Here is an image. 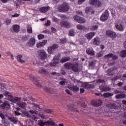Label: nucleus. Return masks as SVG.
Segmentation results:
<instances>
[{"label":"nucleus","mask_w":126,"mask_h":126,"mask_svg":"<svg viewBox=\"0 0 126 126\" xmlns=\"http://www.w3.org/2000/svg\"><path fill=\"white\" fill-rule=\"evenodd\" d=\"M18 122V120L17 119H16L15 118H14L13 119V120H12L11 123H13L14 124H17Z\"/></svg>","instance_id":"obj_59"},{"label":"nucleus","mask_w":126,"mask_h":126,"mask_svg":"<svg viewBox=\"0 0 126 126\" xmlns=\"http://www.w3.org/2000/svg\"><path fill=\"white\" fill-rule=\"evenodd\" d=\"M85 36L86 37H87V39H88V40H91V39H92V38L95 36V32H89L87 34H86Z\"/></svg>","instance_id":"obj_14"},{"label":"nucleus","mask_w":126,"mask_h":126,"mask_svg":"<svg viewBox=\"0 0 126 126\" xmlns=\"http://www.w3.org/2000/svg\"><path fill=\"white\" fill-rule=\"evenodd\" d=\"M103 55H104V53L102 51H100L99 52L96 54V56L97 58H101V57H103Z\"/></svg>","instance_id":"obj_39"},{"label":"nucleus","mask_w":126,"mask_h":126,"mask_svg":"<svg viewBox=\"0 0 126 126\" xmlns=\"http://www.w3.org/2000/svg\"><path fill=\"white\" fill-rule=\"evenodd\" d=\"M86 0H78V4L81 5Z\"/></svg>","instance_id":"obj_57"},{"label":"nucleus","mask_w":126,"mask_h":126,"mask_svg":"<svg viewBox=\"0 0 126 126\" xmlns=\"http://www.w3.org/2000/svg\"><path fill=\"white\" fill-rule=\"evenodd\" d=\"M12 30L15 33H18L20 27L17 25H14L12 26Z\"/></svg>","instance_id":"obj_24"},{"label":"nucleus","mask_w":126,"mask_h":126,"mask_svg":"<svg viewBox=\"0 0 126 126\" xmlns=\"http://www.w3.org/2000/svg\"><path fill=\"white\" fill-rule=\"evenodd\" d=\"M38 56L40 57L41 60H46L48 58V55L45 50H40L38 53Z\"/></svg>","instance_id":"obj_7"},{"label":"nucleus","mask_w":126,"mask_h":126,"mask_svg":"<svg viewBox=\"0 0 126 126\" xmlns=\"http://www.w3.org/2000/svg\"><path fill=\"white\" fill-rule=\"evenodd\" d=\"M28 39H29V38L28 36L24 35L22 37V40H23V41H24L25 42H26V41H28Z\"/></svg>","instance_id":"obj_51"},{"label":"nucleus","mask_w":126,"mask_h":126,"mask_svg":"<svg viewBox=\"0 0 126 126\" xmlns=\"http://www.w3.org/2000/svg\"><path fill=\"white\" fill-rule=\"evenodd\" d=\"M60 12H66L69 10V7L67 3H63L59 7Z\"/></svg>","instance_id":"obj_3"},{"label":"nucleus","mask_w":126,"mask_h":126,"mask_svg":"<svg viewBox=\"0 0 126 126\" xmlns=\"http://www.w3.org/2000/svg\"><path fill=\"white\" fill-rule=\"evenodd\" d=\"M109 15H110L109 11L108 10H106L100 16V19L101 21L104 22L105 21H106V20H108Z\"/></svg>","instance_id":"obj_4"},{"label":"nucleus","mask_w":126,"mask_h":126,"mask_svg":"<svg viewBox=\"0 0 126 126\" xmlns=\"http://www.w3.org/2000/svg\"><path fill=\"white\" fill-rule=\"evenodd\" d=\"M97 83H105L106 82V81L104 79H98L97 80Z\"/></svg>","instance_id":"obj_49"},{"label":"nucleus","mask_w":126,"mask_h":126,"mask_svg":"<svg viewBox=\"0 0 126 126\" xmlns=\"http://www.w3.org/2000/svg\"><path fill=\"white\" fill-rule=\"evenodd\" d=\"M21 100V97H18L17 96H16L15 97H13L12 102L16 103V102H19V101H20Z\"/></svg>","instance_id":"obj_33"},{"label":"nucleus","mask_w":126,"mask_h":126,"mask_svg":"<svg viewBox=\"0 0 126 126\" xmlns=\"http://www.w3.org/2000/svg\"><path fill=\"white\" fill-rule=\"evenodd\" d=\"M95 64H96L95 62L94 61H92V62H90V63L89 64V66L91 67H94Z\"/></svg>","instance_id":"obj_45"},{"label":"nucleus","mask_w":126,"mask_h":126,"mask_svg":"<svg viewBox=\"0 0 126 126\" xmlns=\"http://www.w3.org/2000/svg\"><path fill=\"white\" fill-rule=\"evenodd\" d=\"M39 73H40L41 74H45L46 72H47V70L44 68H40L38 70Z\"/></svg>","instance_id":"obj_31"},{"label":"nucleus","mask_w":126,"mask_h":126,"mask_svg":"<svg viewBox=\"0 0 126 126\" xmlns=\"http://www.w3.org/2000/svg\"><path fill=\"white\" fill-rule=\"evenodd\" d=\"M79 18H80V17L77 15L74 16L73 17V19L74 20L78 22V20H79Z\"/></svg>","instance_id":"obj_55"},{"label":"nucleus","mask_w":126,"mask_h":126,"mask_svg":"<svg viewBox=\"0 0 126 126\" xmlns=\"http://www.w3.org/2000/svg\"><path fill=\"white\" fill-rule=\"evenodd\" d=\"M106 35L108 37H110L111 38H117V33L110 30H108L106 31Z\"/></svg>","instance_id":"obj_6"},{"label":"nucleus","mask_w":126,"mask_h":126,"mask_svg":"<svg viewBox=\"0 0 126 126\" xmlns=\"http://www.w3.org/2000/svg\"><path fill=\"white\" fill-rule=\"evenodd\" d=\"M78 23H85L86 22V20H85V19L80 17V18L79 19V20L78 21Z\"/></svg>","instance_id":"obj_35"},{"label":"nucleus","mask_w":126,"mask_h":126,"mask_svg":"<svg viewBox=\"0 0 126 126\" xmlns=\"http://www.w3.org/2000/svg\"><path fill=\"white\" fill-rule=\"evenodd\" d=\"M30 79H31V80H32V81H33V82L35 85H36L37 86H39L40 87L42 86L41 84H40V83L39 82V81H38V80H37V79H36V78H35V76H34L32 75H30Z\"/></svg>","instance_id":"obj_8"},{"label":"nucleus","mask_w":126,"mask_h":126,"mask_svg":"<svg viewBox=\"0 0 126 126\" xmlns=\"http://www.w3.org/2000/svg\"><path fill=\"white\" fill-rule=\"evenodd\" d=\"M112 59L113 60V61H116V60H117V59L119 58V57L117 55H113L112 56Z\"/></svg>","instance_id":"obj_61"},{"label":"nucleus","mask_w":126,"mask_h":126,"mask_svg":"<svg viewBox=\"0 0 126 126\" xmlns=\"http://www.w3.org/2000/svg\"><path fill=\"white\" fill-rule=\"evenodd\" d=\"M0 87L1 89H5V85H4V84H0Z\"/></svg>","instance_id":"obj_60"},{"label":"nucleus","mask_w":126,"mask_h":126,"mask_svg":"<svg viewBox=\"0 0 126 126\" xmlns=\"http://www.w3.org/2000/svg\"><path fill=\"white\" fill-rule=\"evenodd\" d=\"M5 116L6 117H8L7 114H5V115H4L3 113H0V118L2 119L4 125L7 124V121L5 119Z\"/></svg>","instance_id":"obj_20"},{"label":"nucleus","mask_w":126,"mask_h":126,"mask_svg":"<svg viewBox=\"0 0 126 126\" xmlns=\"http://www.w3.org/2000/svg\"><path fill=\"white\" fill-rule=\"evenodd\" d=\"M109 107L110 108V109H115L116 108V104H110L109 105Z\"/></svg>","instance_id":"obj_54"},{"label":"nucleus","mask_w":126,"mask_h":126,"mask_svg":"<svg viewBox=\"0 0 126 126\" xmlns=\"http://www.w3.org/2000/svg\"><path fill=\"white\" fill-rule=\"evenodd\" d=\"M27 32L29 33L32 34V27L29 26L27 28Z\"/></svg>","instance_id":"obj_47"},{"label":"nucleus","mask_w":126,"mask_h":126,"mask_svg":"<svg viewBox=\"0 0 126 126\" xmlns=\"http://www.w3.org/2000/svg\"><path fill=\"white\" fill-rule=\"evenodd\" d=\"M14 114L16 116H20L21 115H22L21 113L19 112L18 111H15Z\"/></svg>","instance_id":"obj_58"},{"label":"nucleus","mask_w":126,"mask_h":126,"mask_svg":"<svg viewBox=\"0 0 126 126\" xmlns=\"http://www.w3.org/2000/svg\"><path fill=\"white\" fill-rule=\"evenodd\" d=\"M99 89L100 90V92H106L111 90V88L105 86H100L99 87Z\"/></svg>","instance_id":"obj_16"},{"label":"nucleus","mask_w":126,"mask_h":126,"mask_svg":"<svg viewBox=\"0 0 126 126\" xmlns=\"http://www.w3.org/2000/svg\"><path fill=\"white\" fill-rule=\"evenodd\" d=\"M8 98L9 99V101H10V102H12L13 100V96H12V95H10L9 94L8 96Z\"/></svg>","instance_id":"obj_53"},{"label":"nucleus","mask_w":126,"mask_h":126,"mask_svg":"<svg viewBox=\"0 0 126 126\" xmlns=\"http://www.w3.org/2000/svg\"><path fill=\"white\" fill-rule=\"evenodd\" d=\"M43 112H45V113H48V114H51V113H52V110L50 109H44Z\"/></svg>","instance_id":"obj_56"},{"label":"nucleus","mask_w":126,"mask_h":126,"mask_svg":"<svg viewBox=\"0 0 126 126\" xmlns=\"http://www.w3.org/2000/svg\"><path fill=\"white\" fill-rule=\"evenodd\" d=\"M50 6L42 7L40 8L39 11L40 12H42V13H46V12H47L48 10H50Z\"/></svg>","instance_id":"obj_18"},{"label":"nucleus","mask_w":126,"mask_h":126,"mask_svg":"<svg viewBox=\"0 0 126 126\" xmlns=\"http://www.w3.org/2000/svg\"><path fill=\"white\" fill-rule=\"evenodd\" d=\"M93 40V43L94 46H99L100 45V38L98 37H94Z\"/></svg>","instance_id":"obj_17"},{"label":"nucleus","mask_w":126,"mask_h":126,"mask_svg":"<svg viewBox=\"0 0 126 126\" xmlns=\"http://www.w3.org/2000/svg\"><path fill=\"white\" fill-rule=\"evenodd\" d=\"M73 63H66L64 64V67L67 69H72Z\"/></svg>","instance_id":"obj_23"},{"label":"nucleus","mask_w":126,"mask_h":126,"mask_svg":"<svg viewBox=\"0 0 126 126\" xmlns=\"http://www.w3.org/2000/svg\"><path fill=\"white\" fill-rule=\"evenodd\" d=\"M115 26L120 32H123L125 31V24L121 20H117L115 21Z\"/></svg>","instance_id":"obj_1"},{"label":"nucleus","mask_w":126,"mask_h":126,"mask_svg":"<svg viewBox=\"0 0 126 126\" xmlns=\"http://www.w3.org/2000/svg\"><path fill=\"white\" fill-rule=\"evenodd\" d=\"M19 107L20 108H22L23 109L25 108V106H26V103L25 102L19 103L18 104Z\"/></svg>","instance_id":"obj_38"},{"label":"nucleus","mask_w":126,"mask_h":126,"mask_svg":"<svg viewBox=\"0 0 126 126\" xmlns=\"http://www.w3.org/2000/svg\"><path fill=\"white\" fill-rule=\"evenodd\" d=\"M38 125L40 126H45V125H47V122H44L42 120L38 121Z\"/></svg>","instance_id":"obj_36"},{"label":"nucleus","mask_w":126,"mask_h":126,"mask_svg":"<svg viewBox=\"0 0 126 126\" xmlns=\"http://www.w3.org/2000/svg\"><path fill=\"white\" fill-rule=\"evenodd\" d=\"M35 43L36 40L35 38L32 37L30 39L29 41L27 43V45H28V47H33Z\"/></svg>","instance_id":"obj_11"},{"label":"nucleus","mask_w":126,"mask_h":126,"mask_svg":"<svg viewBox=\"0 0 126 126\" xmlns=\"http://www.w3.org/2000/svg\"><path fill=\"white\" fill-rule=\"evenodd\" d=\"M115 72L116 69L114 67L110 68L107 70V73L110 76L113 75Z\"/></svg>","instance_id":"obj_21"},{"label":"nucleus","mask_w":126,"mask_h":126,"mask_svg":"<svg viewBox=\"0 0 126 126\" xmlns=\"http://www.w3.org/2000/svg\"><path fill=\"white\" fill-rule=\"evenodd\" d=\"M114 94L112 93H105L103 94V96L104 98H109V97H112Z\"/></svg>","instance_id":"obj_28"},{"label":"nucleus","mask_w":126,"mask_h":126,"mask_svg":"<svg viewBox=\"0 0 126 126\" xmlns=\"http://www.w3.org/2000/svg\"><path fill=\"white\" fill-rule=\"evenodd\" d=\"M81 86L83 88H86V89H92L94 88V86L93 85H91L89 83H84L82 84Z\"/></svg>","instance_id":"obj_12"},{"label":"nucleus","mask_w":126,"mask_h":126,"mask_svg":"<svg viewBox=\"0 0 126 126\" xmlns=\"http://www.w3.org/2000/svg\"><path fill=\"white\" fill-rule=\"evenodd\" d=\"M47 42H48V40H44L42 42H40L39 43H38L36 44V47L37 48H42V47H44L47 44Z\"/></svg>","instance_id":"obj_19"},{"label":"nucleus","mask_w":126,"mask_h":126,"mask_svg":"<svg viewBox=\"0 0 126 126\" xmlns=\"http://www.w3.org/2000/svg\"><path fill=\"white\" fill-rule=\"evenodd\" d=\"M60 25L61 27H63L64 28H69L70 26L69 23L66 20L61 21L60 22Z\"/></svg>","instance_id":"obj_9"},{"label":"nucleus","mask_w":126,"mask_h":126,"mask_svg":"<svg viewBox=\"0 0 126 126\" xmlns=\"http://www.w3.org/2000/svg\"><path fill=\"white\" fill-rule=\"evenodd\" d=\"M68 109H70V110H71V111H74V112H78V110H77V109L74 108V107H73V105L72 104L68 105Z\"/></svg>","instance_id":"obj_30"},{"label":"nucleus","mask_w":126,"mask_h":126,"mask_svg":"<svg viewBox=\"0 0 126 126\" xmlns=\"http://www.w3.org/2000/svg\"><path fill=\"white\" fill-rule=\"evenodd\" d=\"M22 113L23 114H24V115H25V116H26V117H29V118H31V114H30V113H28V112L23 111V112H22Z\"/></svg>","instance_id":"obj_40"},{"label":"nucleus","mask_w":126,"mask_h":126,"mask_svg":"<svg viewBox=\"0 0 126 126\" xmlns=\"http://www.w3.org/2000/svg\"><path fill=\"white\" fill-rule=\"evenodd\" d=\"M74 30H70L69 32V36H73L74 35Z\"/></svg>","instance_id":"obj_50"},{"label":"nucleus","mask_w":126,"mask_h":126,"mask_svg":"<svg viewBox=\"0 0 126 126\" xmlns=\"http://www.w3.org/2000/svg\"><path fill=\"white\" fill-rule=\"evenodd\" d=\"M46 124L47 125H49V126H58V125L55 122L52 121V120H51V121H47Z\"/></svg>","instance_id":"obj_32"},{"label":"nucleus","mask_w":126,"mask_h":126,"mask_svg":"<svg viewBox=\"0 0 126 126\" xmlns=\"http://www.w3.org/2000/svg\"><path fill=\"white\" fill-rule=\"evenodd\" d=\"M120 55L122 58H126V50H123L121 52Z\"/></svg>","instance_id":"obj_37"},{"label":"nucleus","mask_w":126,"mask_h":126,"mask_svg":"<svg viewBox=\"0 0 126 126\" xmlns=\"http://www.w3.org/2000/svg\"><path fill=\"white\" fill-rule=\"evenodd\" d=\"M91 10H92V9L90 7H87L85 9V12L86 13H89V12H91Z\"/></svg>","instance_id":"obj_41"},{"label":"nucleus","mask_w":126,"mask_h":126,"mask_svg":"<svg viewBox=\"0 0 126 126\" xmlns=\"http://www.w3.org/2000/svg\"><path fill=\"white\" fill-rule=\"evenodd\" d=\"M8 119L11 122H12L13 119H14V117H10V116H7Z\"/></svg>","instance_id":"obj_64"},{"label":"nucleus","mask_w":126,"mask_h":126,"mask_svg":"<svg viewBox=\"0 0 126 126\" xmlns=\"http://www.w3.org/2000/svg\"><path fill=\"white\" fill-rule=\"evenodd\" d=\"M60 17L62 19H66V16L65 15H61Z\"/></svg>","instance_id":"obj_63"},{"label":"nucleus","mask_w":126,"mask_h":126,"mask_svg":"<svg viewBox=\"0 0 126 126\" xmlns=\"http://www.w3.org/2000/svg\"><path fill=\"white\" fill-rule=\"evenodd\" d=\"M6 107V103L4 102L2 104H0V108L3 109V110L5 109V107Z\"/></svg>","instance_id":"obj_42"},{"label":"nucleus","mask_w":126,"mask_h":126,"mask_svg":"<svg viewBox=\"0 0 126 126\" xmlns=\"http://www.w3.org/2000/svg\"><path fill=\"white\" fill-rule=\"evenodd\" d=\"M126 94H123V93L120 94L115 96V98L116 99H122V98H126Z\"/></svg>","instance_id":"obj_27"},{"label":"nucleus","mask_w":126,"mask_h":126,"mask_svg":"<svg viewBox=\"0 0 126 126\" xmlns=\"http://www.w3.org/2000/svg\"><path fill=\"white\" fill-rule=\"evenodd\" d=\"M98 0H90L89 3L90 5H94L95 6H97V4H98Z\"/></svg>","instance_id":"obj_26"},{"label":"nucleus","mask_w":126,"mask_h":126,"mask_svg":"<svg viewBox=\"0 0 126 126\" xmlns=\"http://www.w3.org/2000/svg\"><path fill=\"white\" fill-rule=\"evenodd\" d=\"M71 70L74 72H78L79 71V68L78 67V63H77L73 64Z\"/></svg>","instance_id":"obj_13"},{"label":"nucleus","mask_w":126,"mask_h":126,"mask_svg":"<svg viewBox=\"0 0 126 126\" xmlns=\"http://www.w3.org/2000/svg\"><path fill=\"white\" fill-rule=\"evenodd\" d=\"M60 41L62 44H65V43H66V38L61 39Z\"/></svg>","instance_id":"obj_52"},{"label":"nucleus","mask_w":126,"mask_h":126,"mask_svg":"<svg viewBox=\"0 0 126 126\" xmlns=\"http://www.w3.org/2000/svg\"><path fill=\"white\" fill-rule=\"evenodd\" d=\"M76 28L78 30H80V31H84L85 32L87 31V28L82 25H77Z\"/></svg>","instance_id":"obj_15"},{"label":"nucleus","mask_w":126,"mask_h":126,"mask_svg":"<svg viewBox=\"0 0 126 126\" xmlns=\"http://www.w3.org/2000/svg\"><path fill=\"white\" fill-rule=\"evenodd\" d=\"M98 25H94L92 26L91 29L92 31H95L98 29Z\"/></svg>","instance_id":"obj_48"},{"label":"nucleus","mask_w":126,"mask_h":126,"mask_svg":"<svg viewBox=\"0 0 126 126\" xmlns=\"http://www.w3.org/2000/svg\"><path fill=\"white\" fill-rule=\"evenodd\" d=\"M44 37L45 35H44V34H38L37 36L38 40H42V39H44Z\"/></svg>","instance_id":"obj_46"},{"label":"nucleus","mask_w":126,"mask_h":126,"mask_svg":"<svg viewBox=\"0 0 126 126\" xmlns=\"http://www.w3.org/2000/svg\"><path fill=\"white\" fill-rule=\"evenodd\" d=\"M92 105L94 106V107H100L102 104H103V102L100 99H94L91 101Z\"/></svg>","instance_id":"obj_5"},{"label":"nucleus","mask_w":126,"mask_h":126,"mask_svg":"<svg viewBox=\"0 0 126 126\" xmlns=\"http://www.w3.org/2000/svg\"><path fill=\"white\" fill-rule=\"evenodd\" d=\"M69 89L73 91V92H78L79 91V88L75 85H73L72 87H69Z\"/></svg>","instance_id":"obj_25"},{"label":"nucleus","mask_w":126,"mask_h":126,"mask_svg":"<svg viewBox=\"0 0 126 126\" xmlns=\"http://www.w3.org/2000/svg\"><path fill=\"white\" fill-rule=\"evenodd\" d=\"M61 60V53H58V55H55L53 59V63H50V66H56Z\"/></svg>","instance_id":"obj_2"},{"label":"nucleus","mask_w":126,"mask_h":126,"mask_svg":"<svg viewBox=\"0 0 126 126\" xmlns=\"http://www.w3.org/2000/svg\"><path fill=\"white\" fill-rule=\"evenodd\" d=\"M22 59V55H18L17 56V60L19 62V63H25V61Z\"/></svg>","instance_id":"obj_29"},{"label":"nucleus","mask_w":126,"mask_h":126,"mask_svg":"<svg viewBox=\"0 0 126 126\" xmlns=\"http://www.w3.org/2000/svg\"><path fill=\"white\" fill-rule=\"evenodd\" d=\"M9 94H10V92L6 91L5 92V93H4L3 94V95H4V96H8V95H9Z\"/></svg>","instance_id":"obj_62"},{"label":"nucleus","mask_w":126,"mask_h":126,"mask_svg":"<svg viewBox=\"0 0 126 126\" xmlns=\"http://www.w3.org/2000/svg\"><path fill=\"white\" fill-rule=\"evenodd\" d=\"M50 47H51L53 51H55L56 49H58V48H59V45L57 44H54L52 46Z\"/></svg>","instance_id":"obj_43"},{"label":"nucleus","mask_w":126,"mask_h":126,"mask_svg":"<svg viewBox=\"0 0 126 126\" xmlns=\"http://www.w3.org/2000/svg\"><path fill=\"white\" fill-rule=\"evenodd\" d=\"M54 51L53 49L51 48V46L49 47L47 49V52L48 53L50 54V55H52L53 51Z\"/></svg>","instance_id":"obj_44"},{"label":"nucleus","mask_w":126,"mask_h":126,"mask_svg":"<svg viewBox=\"0 0 126 126\" xmlns=\"http://www.w3.org/2000/svg\"><path fill=\"white\" fill-rule=\"evenodd\" d=\"M68 61H70V57H63L60 60V63H66V62H68Z\"/></svg>","instance_id":"obj_22"},{"label":"nucleus","mask_w":126,"mask_h":126,"mask_svg":"<svg viewBox=\"0 0 126 126\" xmlns=\"http://www.w3.org/2000/svg\"><path fill=\"white\" fill-rule=\"evenodd\" d=\"M86 53L89 56H95V51H94L93 48L91 47L88 48L86 50Z\"/></svg>","instance_id":"obj_10"},{"label":"nucleus","mask_w":126,"mask_h":126,"mask_svg":"<svg viewBox=\"0 0 126 126\" xmlns=\"http://www.w3.org/2000/svg\"><path fill=\"white\" fill-rule=\"evenodd\" d=\"M114 54L113 53H109L107 55H106L104 56V59H111V58H112Z\"/></svg>","instance_id":"obj_34"}]
</instances>
